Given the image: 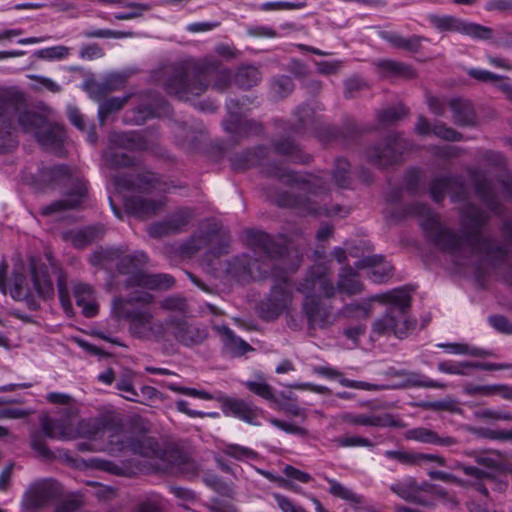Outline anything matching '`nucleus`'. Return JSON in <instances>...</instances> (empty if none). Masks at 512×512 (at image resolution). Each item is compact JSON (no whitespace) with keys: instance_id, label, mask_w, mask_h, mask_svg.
Returning <instances> with one entry per match:
<instances>
[{"instance_id":"nucleus-1","label":"nucleus","mask_w":512,"mask_h":512,"mask_svg":"<svg viewBox=\"0 0 512 512\" xmlns=\"http://www.w3.org/2000/svg\"><path fill=\"white\" fill-rule=\"evenodd\" d=\"M6 270L7 266L0 264V290L13 299L25 301L31 308H36L40 299L53 295V285L46 267H38L36 263H32L30 279L16 270L9 281L4 279Z\"/></svg>"},{"instance_id":"nucleus-2","label":"nucleus","mask_w":512,"mask_h":512,"mask_svg":"<svg viewBox=\"0 0 512 512\" xmlns=\"http://www.w3.org/2000/svg\"><path fill=\"white\" fill-rule=\"evenodd\" d=\"M378 298L382 302L392 305V310L374 323V331L378 333L391 332L399 338L408 335L409 331L413 328V323L407 319L403 312V309L410 302L408 292L403 289H397L378 296Z\"/></svg>"},{"instance_id":"nucleus-3","label":"nucleus","mask_w":512,"mask_h":512,"mask_svg":"<svg viewBox=\"0 0 512 512\" xmlns=\"http://www.w3.org/2000/svg\"><path fill=\"white\" fill-rule=\"evenodd\" d=\"M43 429L49 437L63 440L77 437L97 439L109 434V431L100 427L96 421H83L76 430L72 429L71 424L66 422L43 423Z\"/></svg>"},{"instance_id":"nucleus-4","label":"nucleus","mask_w":512,"mask_h":512,"mask_svg":"<svg viewBox=\"0 0 512 512\" xmlns=\"http://www.w3.org/2000/svg\"><path fill=\"white\" fill-rule=\"evenodd\" d=\"M20 124L24 131L32 133L47 148L58 146L64 138V131L61 126L48 124L34 113L22 115Z\"/></svg>"},{"instance_id":"nucleus-5","label":"nucleus","mask_w":512,"mask_h":512,"mask_svg":"<svg viewBox=\"0 0 512 512\" xmlns=\"http://www.w3.org/2000/svg\"><path fill=\"white\" fill-rule=\"evenodd\" d=\"M361 269L367 270V275L375 283H383L392 275V266L380 256H370L361 261Z\"/></svg>"},{"instance_id":"nucleus-6","label":"nucleus","mask_w":512,"mask_h":512,"mask_svg":"<svg viewBox=\"0 0 512 512\" xmlns=\"http://www.w3.org/2000/svg\"><path fill=\"white\" fill-rule=\"evenodd\" d=\"M432 22L440 30H463L477 37H485L487 33L486 30L478 26L468 25L464 27L457 19L450 16H434Z\"/></svg>"},{"instance_id":"nucleus-7","label":"nucleus","mask_w":512,"mask_h":512,"mask_svg":"<svg viewBox=\"0 0 512 512\" xmlns=\"http://www.w3.org/2000/svg\"><path fill=\"white\" fill-rule=\"evenodd\" d=\"M74 297L76 304L82 308V313L91 317L96 315L98 307L95 302L91 288L84 284H77L74 286Z\"/></svg>"},{"instance_id":"nucleus-8","label":"nucleus","mask_w":512,"mask_h":512,"mask_svg":"<svg viewBox=\"0 0 512 512\" xmlns=\"http://www.w3.org/2000/svg\"><path fill=\"white\" fill-rule=\"evenodd\" d=\"M350 422L356 425L377 427H396L400 425L399 420L390 414L355 415L351 416Z\"/></svg>"},{"instance_id":"nucleus-9","label":"nucleus","mask_w":512,"mask_h":512,"mask_svg":"<svg viewBox=\"0 0 512 512\" xmlns=\"http://www.w3.org/2000/svg\"><path fill=\"white\" fill-rule=\"evenodd\" d=\"M436 346L438 348L443 349L446 353L452 355H468L481 357L487 354L484 350L464 342L438 343Z\"/></svg>"},{"instance_id":"nucleus-10","label":"nucleus","mask_w":512,"mask_h":512,"mask_svg":"<svg viewBox=\"0 0 512 512\" xmlns=\"http://www.w3.org/2000/svg\"><path fill=\"white\" fill-rule=\"evenodd\" d=\"M223 411L226 415L238 417L247 422H251L250 406L242 400L226 399L223 402Z\"/></svg>"},{"instance_id":"nucleus-11","label":"nucleus","mask_w":512,"mask_h":512,"mask_svg":"<svg viewBox=\"0 0 512 512\" xmlns=\"http://www.w3.org/2000/svg\"><path fill=\"white\" fill-rule=\"evenodd\" d=\"M391 489L404 500H418V487L412 478H405L395 483Z\"/></svg>"},{"instance_id":"nucleus-12","label":"nucleus","mask_w":512,"mask_h":512,"mask_svg":"<svg viewBox=\"0 0 512 512\" xmlns=\"http://www.w3.org/2000/svg\"><path fill=\"white\" fill-rule=\"evenodd\" d=\"M469 74L480 81L496 82L498 87L512 98V86L507 80L499 79L492 73L480 69H472Z\"/></svg>"},{"instance_id":"nucleus-13","label":"nucleus","mask_w":512,"mask_h":512,"mask_svg":"<svg viewBox=\"0 0 512 512\" xmlns=\"http://www.w3.org/2000/svg\"><path fill=\"white\" fill-rule=\"evenodd\" d=\"M172 278L168 275H141L139 284L148 288H168L172 285Z\"/></svg>"},{"instance_id":"nucleus-14","label":"nucleus","mask_w":512,"mask_h":512,"mask_svg":"<svg viewBox=\"0 0 512 512\" xmlns=\"http://www.w3.org/2000/svg\"><path fill=\"white\" fill-rule=\"evenodd\" d=\"M69 54L70 49L62 45L44 48L39 51V56L47 60H63L66 59Z\"/></svg>"},{"instance_id":"nucleus-15","label":"nucleus","mask_w":512,"mask_h":512,"mask_svg":"<svg viewBox=\"0 0 512 512\" xmlns=\"http://www.w3.org/2000/svg\"><path fill=\"white\" fill-rule=\"evenodd\" d=\"M338 289L341 292L347 293V294H353L358 292L361 289V284L357 280L355 274H342L340 276V281L338 284Z\"/></svg>"},{"instance_id":"nucleus-16","label":"nucleus","mask_w":512,"mask_h":512,"mask_svg":"<svg viewBox=\"0 0 512 512\" xmlns=\"http://www.w3.org/2000/svg\"><path fill=\"white\" fill-rule=\"evenodd\" d=\"M407 438L422 443H438L439 439L434 432L425 428H416L407 432Z\"/></svg>"},{"instance_id":"nucleus-17","label":"nucleus","mask_w":512,"mask_h":512,"mask_svg":"<svg viewBox=\"0 0 512 512\" xmlns=\"http://www.w3.org/2000/svg\"><path fill=\"white\" fill-rule=\"evenodd\" d=\"M247 388L264 399H272L273 394L269 385L261 378L255 381H248L246 383Z\"/></svg>"},{"instance_id":"nucleus-18","label":"nucleus","mask_w":512,"mask_h":512,"mask_svg":"<svg viewBox=\"0 0 512 512\" xmlns=\"http://www.w3.org/2000/svg\"><path fill=\"white\" fill-rule=\"evenodd\" d=\"M174 391H177L179 393L198 398L201 400H211L212 395L204 390H198L195 388H189V387H173Z\"/></svg>"},{"instance_id":"nucleus-19","label":"nucleus","mask_w":512,"mask_h":512,"mask_svg":"<svg viewBox=\"0 0 512 512\" xmlns=\"http://www.w3.org/2000/svg\"><path fill=\"white\" fill-rule=\"evenodd\" d=\"M284 473L291 480L307 483L311 480V476L303 471H300L292 466H286Z\"/></svg>"},{"instance_id":"nucleus-20","label":"nucleus","mask_w":512,"mask_h":512,"mask_svg":"<svg viewBox=\"0 0 512 512\" xmlns=\"http://www.w3.org/2000/svg\"><path fill=\"white\" fill-rule=\"evenodd\" d=\"M330 492L340 498L346 500H352L354 498V494L348 488L342 486L341 484L331 481L330 482Z\"/></svg>"},{"instance_id":"nucleus-21","label":"nucleus","mask_w":512,"mask_h":512,"mask_svg":"<svg viewBox=\"0 0 512 512\" xmlns=\"http://www.w3.org/2000/svg\"><path fill=\"white\" fill-rule=\"evenodd\" d=\"M300 8V5L291 2H266L261 5V9L264 11L272 10H287Z\"/></svg>"},{"instance_id":"nucleus-22","label":"nucleus","mask_w":512,"mask_h":512,"mask_svg":"<svg viewBox=\"0 0 512 512\" xmlns=\"http://www.w3.org/2000/svg\"><path fill=\"white\" fill-rule=\"evenodd\" d=\"M489 322L492 327L496 330L503 333H510L512 331V326L509 321L502 316H493L490 317Z\"/></svg>"},{"instance_id":"nucleus-23","label":"nucleus","mask_w":512,"mask_h":512,"mask_svg":"<svg viewBox=\"0 0 512 512\" xmlns=\"http://www.w3.org/2000/svg\"><path fill=\"white\" fill-rule=\"evenodd\" d=\"M275 500L283 512H304L300 507L295 506L288 498L275 495Z\"/></svg>"},{"instance_id":"nucleus-24","label":"nucleus","mask_w":512,"mask_h":512,"mask_svg":"<svg viewBox=\"0 0 512 512\" xmlns=\"http://www.w3.org/2000/svg\"><path fill=\"white\" fill-rule=\"evenodd\" d=\"M127 7L129 9L128 12L118 13L115 15V17L120 20L131 19L139 16L141 12L145 9L143 6L134 3L129 4Z\"/></svg>"},{"instance_id":"nucleus-25","label":"nucleus","mask_w":512,"mask_h":512,"mask_svg":"<svg viewBox=\"0 0 512 512\" xmlns=\"http://www.w3.org/2000/svg\"><path fill=\"white\" fill-rule=\"evenodd\" d=\"M80 56H81V58L86 59V60H94V59H98V58L102 57L103 51L99 47L94 46V45L87 46L81 50Z\"/></svg>"},{"instance_id":"nucleus-26","label":"nucleus","mask_w":512,"mask_h":512,"mask_svg":"<svg viewBox=\"0 0 512 512\" xmlns=\"http://www.w3.org/2000/svg\"><path fill=\"white\" fill-rule=\"evenodd\" d=\"M59 297L62 304L63 309L67 314H72V303L69 299V296L67 294L66 288L64 285L60 282L59 283Z\"/></svg>"},{"instance_id":"nucleus-27","label":"nucleus","mask_w":512,"mask_h":512,"mask_svg":"<svg viewBox=\"0 0 512 512\" xmlns=\"http://www.w3.org/2000/svg\"><path fill=\"white\" fill-rule=\"evenodd\" d=\"M341 446L353 447V446H368L370 442L367 439L361 437H346L339 441Z\"/></svg>"},{"instance_id":"nucleus-28","label":"nucleus","mask_w":512,"mask_h":512,"mask_svg":"<svg viewBox=\"0 0 512 512\" xmlns=\"http://www.w3.org/2000/svg\"><path fill=\"white\" fill-rule=\"evenodd\" d=\"M463 470L467 475H471L477 479L485 477L488 481H490V478L494 476L493 471H484L476 467H464Z\"/></svg>"},{"instance_id":"nucleus-29","label":"nucleus","mask_w":512,"mask_h":512,"mask_svg":"<svg viewBox=\"0 0 512 512\" xmlns=\"http://www.w3.org/2000/svg\"><path fill=\"white\" fill-rule=\"evenodd\" d=\"M228 336L230 339V348L232 350H235V352H237L239 354H243L248 350L249 346L247 343H245L244 341H242L241 339H239L237 337H234L230 333H228Z\"/></svg>"},{"instance_id":"nucleus-30","label":"nucleus","mask_w":512,"mask_h":512,"mask_svg":"<svg viewBox=\"0 0 512 512\" xmlns=\"http://www.w3.org/2000/svg\"><path fill=\"white\" fill-rule=\"evenodd\" d=\"M434 133L446 140H456L458 139L457 133L449 128L444 126H437L434 128Z\"/></svg>"},{"instance_id":"nucleus-31","label":"nucleus","mask_w":512,"mask_h":512,"mask_svg":"<svg viewBox=\"0 0 512 512\" xmlns=\"http://www.w3.org/2000/svg\"><path fill=\"white\" fill-rule=\"evenodd\" d=\"M229 453L239 459H251L254 457V453L252 451L238 446L231 447Z\"/></svg>"},{"instance_id":"nucleus-32","label":"nucleus","mask_w":512,"mask_h":512,"mask_svg":"<svg viewBox=\"0 0 512 512\" xmlns=\"http://www.w3.org/2000/svg\"><path fill=\"white\" fill-rule=\"evenodd\" d=\"M177 408H178V410L180 412L186 413L190 417H196V416L203 417L205 415L202 412H198V411L189 409L188 408V403L186 401H178L177 402Z\"/></svg>"},{"instance_id":"nucleus-33","label":"nucleus","mask_w":512,"mask_h":512,"mask_svg":"<svg viewBox=\"0 0 512 512\" xmlns=\"http://www.w3.org/2000/svg\"><path fill=\"white\" fill-rule=\"evenodd\" d=\"M291 388L298 389V390H310L313 392L320 393L323 391L322 387L314 386L310 383H294L290 385Z\"/></svg>"},{"instance_id":"nucleus-34","label":"nucleus","mask_w":512,"mask_h":512,"mask_svg":"<svg viewBox=\"0 0 512 512\" xmlns=\"http://www.w3.org/2000/svg\"><path fill=\"white\" fill-rule=\"evenodd\" d=\"M40 85L50 91L56 92L59 90V85L49 78L37 77Z\"/></svg>"},{"instance_id":"nucleus-35","label":"nucleus","mask_w":512,"mask_h":512,"mask_svg":"<svg viewBox=\"0 0 512 512\" xmlns=\"http://www.w3.org/2000/svg\"><path fill=\"white\" fill-rule=\"evenodd\" d=\"M122 106V102L116 99L108 100L100 106V112L102 111H112L119 109Z\"/></svg>"},{"instance_id":"nucleus-36","label":"nucleus","mask_w":512,"mask_h":512,"mask_svg":"<svg viewBox=\"0 0 512 512\" xmlns=\"http://www.w3.org/2000/svg\"><path fill=\"white\" fill-rule=\"evenodd\" d=\"M69 119L72 122L73 125H75L78 128L83 127V120L81 115L78 113V111L74 108H71L69 110Z\"/></svg>"},{"instance_id":"nucleus-37","label":"nucleus","mask_w":512,"mask_h":512,"mask_svg":"<svg viewBox=\"0 0 512 512\" xmlns=\"http://www.w3.org/2000/svg\"><path fill=\"white\" fill-rule=\"evenodd\" d=\"M47 399L52 403H68L70 398L66 394L50 393Z\"/></svg>"},{"instance_id":"nucleus-38","label":"nucleus","mask_w":512,"mask_h":512,"mask_svg":"<svg viewBox=\"0 0 512 512\" xmlns=\"http://www.w3.org/2000/svg\"><path fill=\"white\" fill-rule=\"evenodd\" d=\"M463 365L465 367H476V368H482V369H487V370L503 369V368H505V366L497 365V364L479 365V364L464 363Z\"/></svg>"},{"instance_id":"nucleus-39","label":"nucleus","mask_w":512,"mask_h":512,"mask_svg":"<svg viewBox=\"0 0 512 512\" xmlns=\"http://www.w3.org/2000/svg\"><path fill=\"white\" fill-rule=\"evenodd\" d=\"M209 29H211V26L207 23H195V24L189 25V30H191L193 32L206 31Z\"/></svg>"},{"instance_id":"nucleus-40","label":"nucleus","mask_w":512,"mask_h":512,"mask_svg":"<svg viewBox=\"0 0 512 512\" xmlns=\"http://www.w3.org/2000/svg\"><path fill=\"white\" fill-rule=\"evenodd\" d=\"M416 129L419 133H422V134L427 133L429 131V124L425 119L420 118L418 120Z\"/></svg>"},{"instance_id":"nucleus-41","label":"nucleus","mask_w":512,"mask_h":512,"mask_svg":"<svg viewBox=\"0 0 512 512\" xmlns=\"http://www.w3.org/2000/svg\"><path fill=\"white\" fill-rule=\"evenodd\" d=\"M10 479V469L4 470L0 475V489H4Z\"/></svg>"},{"instance_id":"nucleus-42","label":"nucleus","mask_w":512,"mask_h":512,"mask_svg":"<svg viewBox=\"0 0 512 512\" xmlns=\"http://www.w3.org/2000/svg\"><path fill=\"white\" fill-rule=\"evenodd\" d=\"M439 369L443 372H446V373H451V374H459L461 373V369L459 368H456V367H448L445 363H442L439 365Z\"/></svg>"},{"instance_id":"nucleus-43","label":"nucleus","mask_w":512,"mask_h":512,"mask_svg":"<svg viewBox=\"0 0 512 512\" xmlns=\"http://www.w3.org/2000/svg\"><path fill=\"white\" fill-rule=\"evenodd\" d=\"M290 370H292V366L289 362H283L280 365H278L276 368V372L279 374L286 373Z\"/></svg>"},{"instance_id":"nucleus-44","label":"nucleus","mask_w":512,"mask_h":512,"mask_svg":"<svg viewBox=\"0 0 512 512\" xmlns=\"http://www.w3.org/2000/svg\"><path fill=\"white\" fill-rule=\"evenodd\" d=\"M361 333H363V329L360 327H357L355 329H349L346 331L347 336L353 340L356 339L357 336L360 335Z\"/></svg>"},{"instance_id":"nucleus-45","label":"nucleus","mask_w":512,"mask_h":512,"mask_svg":"<svg viewBox=\"0 0 512 512\" xmlns=\"http://www.w3.org/2000/svg\"><path fill=\"white\" fill-rule=\"evenodd\" d=\"M83 196L84 194L82 192L76 194L75 196H73L72 202L67 204L66 206L68 208L76 207L81 202Z\"/></svg>"},{"instance_id":"nucleus-46","label":"nucleus","mask_w":512,"mask_h":512,"mask_svg":"<svg viewBox=\"0 0 512 512\" xmlns=\"http://www.w3.org/2000/svg\"><path fill=\"white\" fill-rule=\"evenodd\" d=\"M112 378H113V377H112V374H111L110 372H107V373L102 374V375H100V376H99V379H100L102 382L106 383V384L111 383V382H112Z\"/></svg>"},{"instance_id":"nucleus-47","label":"nucleus","mask_w":512,"mask_h":512,"mask_svg":"<svg viewBox=\"0 0 512 512\" xmlns=\"http://www.w3.org/2000/svg\"><path fill=\"white\" fill-rule=\"evenodd\" d=\"M490 63H492V64H493V65H495V66L508 68V65H507V64H505V63L503 62V60L498 59V58H490Z\"/></svg>"},{"instance_id":"nucleus-48","label":"nucleus","mask_w":512,"mask_h":512,"mask_svg":"<svg viewBox=\"0 0 512 512\" xmlns=\"http://www.w3.org/2000/svg\"><path fill=\"white\" fill-rule=\"evenodd\" d=\"M38 42H40V40L37 39V38H25V39L19 40V43L22 44V45L35 44V43H38Z\"/></svg>"},{"instance_id":"nucleus-49","label":"nucleus","mask_w":512,"mask_h":512,"mask_svg":"<svg viewBox=\"0 0 512 512\" xmlns=\"http://www.w3.org/2000/svg\"><path fill=\"white\" fill-rule=\"evenodd\" d=\"M123 302L121 300H117L113 303V311L117 315V317H122L123 314L118 310V306L122 305Z\"/></svg>"},{"instance_id":"nucleus-50","label":"nucleus","mask_w":512,"mask_h":512,"mask_svg":"<svg viewBox=\"0 0 512 512\" xmlns=\"http://www.w3.org/2000/svg\"><path fill=\"white\" fill-rule=\"evenodd\" d=\"M388 40L391 41L396 46L404 45V40L400 37L388 38Z\"/></svg>"},{"instance_id":"nucleus-51","label":"nucleus","mask_w":512,"mask_h":512,"mask_svg":"<svg viewBox=\"0 0 512 512\" xmlns=\"http://www.w3.org/2000/svg\"><path fill=\"white\" fill-rule=\"evenodd\" d=\"M282 486L284 488H288V489H291L293 491H298V488L292 482H289V481H284L282 483Z\"/></svg>"},{"instance_id":"nucleus-52","label":"nucleus","mask_w":512,"mask_h":512,"mask_svg":"<svg viewBox=\"0 0 512 512\" xmlns=\"http://www.w3.org/2000/svg\"><path fill=\"white\" fill-rule=\"evenodd\" d=\"M313 502L315 504V509H316V512H328L326 511L323 506L320 504V502L316 499H313Z\"/></svg>"},{"instance_id":"nucleus-53","label":"nucleus","mask_w":512,"mask_h":512,"mask_svg":"<svg viewBox=\"0 0 512 512\" xmlns=\"http://www.w3.org/2000/svg\"><path fill=\"white\" fill-rule=\"evenodd\" d=\"M432 477H436V478H440V479H444V480H448L449 479V476L442 473V472H434L431 474Z\"/></svg>"},{"instance_id":"nucleus-54","label":"nucleus","mask_w":512,"mask_h":512,"mask_svg":"<svg viewBox=\"0 0 512 512\" xmlns=\"http://www.w3.org/2000/svg\"><path fill=\"white\" fill-rule=\"evenodd\" d=\"M387 455H389L391 457L398 458L400 460H404L405 459L404 454L401 453V452H388Z\"/></svg>"},{"instance_id":"nucleus-55","label":"nucleus","mask_w":512,"mask_h":512,"mask_svg":"<svg viewBox=\"0 0 512 512\" xmlns=\"http://www.w3.org/2000/svg\"><path fill=\"white\" fill-rule=\"evenodd\" d=\"M6 54H7V58L19 57V56L23 55V51H8V52H6Z\"/></svg>"},{"instance_id":"nucleus-56","label":"nucleus","mask_w":512,"mask_h":512,"mask_svg":"<svg viewBox=\"0 0 512 512\" xmlns=\"http://www.w3.org/2000/svg\"><path fill=\"white\" fill-rule=\"evenodd\" d=\"M397 512H419V511H415V510L405 508V507H399V508H397Z\"/></svg>"},{"instance_id":"nucleus-57","label":"nucleus","mask_w":512,"mask_h":512,"mask_svg":"<svg viewBox=\"0 0 512 512\" xmlns=\"http://www.w3.org/2000/svg\"><path fill=\"white\" fill-rule=\"evenodd\" d=\"M422 385L426 386V387H435L436 386V384L432 380H427V381L423 382Z\"/></svg>"},{"instance_id":"nucleus-58","label":"nucleus","mask_w":512,"mask_h":512,"mask_svg":"<svg viewBox=\"0 0 512 512\" xmlns=\"http://www.w3.org/2000/svg\"><path fill=\"white\" fill-rule=\"evenodd\" d=\"M322 373H323V374H325V375H327V376H333V375H335V372H334L332 369H329V368H327V369L323 370V372H322Z\"/></svg>"},{"instance_id":"nucleus-59","label":"nucleus","mask_w":512,"mask_h":512,"mask_svg":"<svg viewBox=\"0 0 512 512\" xmlns=\"http://www.w3.org/2000/svg\"><path fill=\"white\" fill-rule=\"evenodd\" d=\"M62 203H56L55 205H53V207L51 209H55V210H58V209H61L62 208Z\"/></svg>"},{"instance_id":"nucleus-60","label":"nucleus","mask_w":512,"mask_h":512,"mask_svg":"<svg viewBox=\"0 0 512 512\" xmlns=\"http://www.w3.org/2000/svg\"><path fill=\"white\" fill-rule=\"evenodd\" d=\"M16 34H17V33H16V32H14V31H9V32H5V33H4V37H9V36H11V35H16Z\"/></svg>"},{"instance_id":"nucleus-61","label":"nucleus","mask_w":512,"mask_h":512,"mask_svg":"<svg viewBox=\"0 0 512 512\" xmlns=\"http://www.w3.org/2000/svg\"><path fill=\"white\" fill-rule=\"evenodd\" d=\"M125 147L129 148V149H133V148H136L137 145H135L134 143H128L125 145Z\"/></svg>"},{"instance_id":"nucleus-62","label":"nucleus","mask_w":512,"mask_h":512,"mask_svg":"<svg viewBox=\"0 0 512 512\" xmlns=\"http://www.w3.org/2000/svg\"><path fill=\"white\" fill-rule=\"evenodd\" d=\"M6 58H7L6 51L0 52V60L6 59Z\"/></svg>"},{"instance_id":"nucleus-63","label":"nucleus","mask_w":512,"mask_h":512,"mask_svg":"<svg viewBox=\"0 0 512 512\" xmlns=\"http://www.w3.org/2000/svg\"><path fill=\"white\" fill-rule=\"evenodd\" d=\"M324 293H325V295H326V296H331V295H333V291H328V290H327V291H325Z\"/></svg>"},{"instance_id":"nucleus-64","label":"nucleus","mask_w":512,"mask_h":512,"mask_svg":"<svg viewBox=\"0 0 512 512\" xmlns=\"http://www.w3.org/2000/svg\"><path fill=\"white\" fill-rule=\"evenodd\" d=\"M477 489H478V490H480V491H481V492H483V493H485V492H486V489H485V488H484V489H482V486H481V485H480V486H478V488H477Z\"/></svg>"}]
</instances>
